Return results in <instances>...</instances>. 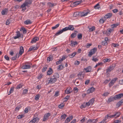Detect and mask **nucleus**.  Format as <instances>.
Listing matches in <instances>:
<instances>
[{
	"instance_id": "1",
	"label": "nucleus",
	"mask_w": 123,
	"mask_h": 123,
	"mask_svg": "<svg viewBox=\"0 0 123 123\" xmlns=\"http://www.w3.org/2000/svg\"><path fill=\"white\" fill-rule=\"evenodd\" d=\"M120 113L119 112H117L114 114L113 115H109L107 114L104 118L105 120H106L108 118H113L115 117L116 118L117 117L120 115Z\"/></svg>"
},
{
	"instance_id": "2",
	"label": "nucleus",
	"mask_w": 123,
	"mask_h": 123,
	"mask_svg": "<svg viewBox=\"0 0 123 123\" xmlns=\"http://www.w3.org/2000/svg\"><path fill=\"white\" fill-rule=\"evenodd\" d=\"M32 63L30 62H26L22 65L21 68L23 69H30L31 68Z\"/></svg>"
},
{
	"instance_id": "3",
	"label": "nucleus",
	"mask_w": 123,
	"mask_h": 123,
	"mask_svg": "<svg viewBox=\"0 0 123 123\" xmlns=\"http://www.w3.org/2000/svg\"><path fill=\"white\" fill-rule=\"evenodd\" d=\"M57 78H56L55 76L54 75L53 76H52L51 78L49 79V78L48 79L47 81L48 82V83L52 84L55 83L57 80Z\"/></svg>"
},
{
	"instance_id": "4",
	"label": "nucleus",
	"mask_w": 123,
	"mask_h": 123,
	"mask_svg": "<svg viewBox=\"0 0 123 123\" xmlns=\"http://www.w3.org/2000/svg\"><path fill=\"white\" fill-rule=\"evenodd\" d=\"M90 13V12L88 11L83 12H77V15L78 16L84 17L86 16L88 14Z\"/></svg>"
},
{
	"instance_id": "5",
	"label": "nucleus",
	"mask_w": 123,
	"mask_h": 123,
	"mask_svg": "<svg viewBox=\"0 0 123 123\" xmlns=\"http://www.w3.org/2000/svg\"><path fill=\"white\" fill-rule=\"evenodd\" d=\"M97 51V48H94L93 49L91 50L89 52L88 56L91 57L92 55L95 54Z\"/></svg>"
},
{
	"instance_id": "6",
	"label": "nucleus",
	"mask_w": 123,
	"mask_h": 123,
	"mask_svg": "<svg viewBox=\"0 0 123 123\" xmlns=\"http://www.w3.org/2000/svg\"><path fill=\"white\" fill-rule=\"evenodd\" d=\"M94 98H92L88 102L86 103V105L88 106L92 105L94 103Z\"/></svg>"
},
{
	"instance_id": "7",
	"label": "nucleus",
	"mask_w": 123,
	"mask_h": 123,
	"mask_svg": "<svg viewBox=\"0 0 123 123\" xmlns=\"http://www.w3.org/2000/svg\"><path fill=\"white\" fill-rule=\"evenodd\" d=\"M117 78H115L112 79L109 84V87H111L113 85L116 81L117 80Z\"/></svg>"
},
{
	"instance_id": "8",
	"label": "nucleus",
	"mask_w": 123,
	"mask_h": 123,
	"mask_svg": "<svg viewBox=\"0 0 123 123\" xmlns=\"http://www.w3.org/2000/svg\"><path fill=\"white\" fill-rule=\"evenodd\" d=\"M83 72H80L78 73L77 75V76L78 77V79H83L84 77V74Z\"/></svg>"
},
{
	"instance_id": "9",
	"label": "nucleus",
	"mask_w": 123,
	"mask_h": 123,
	"mask_svg": "<svg viewBox=\"0 0 123 123\" xmlns=\"http://www.w3.org/2000/svg\"><path fill=\"white\" fill-rule=\"evenodd\" d=\"M51 115L50 113H48L45 114L44 116L43 121H44L47 120L48 119V117Z\"/></svg>"
},
{
	"instance_id": "10",
	"label": "nucleus",
	"mask_w": 123,
	"mask_h": 123,
	"mask_svg": "<svg viewBox=\"0 0 123 123\" xmlns=\"http://www.w3.org/2000/svg\"><path fill=\"white\" fill-rule=\"evenodd\" d=\"M115 67V66H113V65L110 66L109 67L106 69V73L110 72Z\"/></svg>"
},
{
	"instance_id": "11",
	"label": "nucleus",
	"mask_w": 123,
	"mask_h": 123,
	"mask_svg": "<svg viewBox=\"0 0 123 123\" xmlns=\"http://www.w3.org/2000/svg\"><path fill=\"white\" fill-rule=\"evenodd\" d=\"M39 120V119L38 117L34 118L32 120L30 121L29 123H35L36 122H38Z\"/></svg>"
},
{
	"instance_id": "12",
	"label": "nucleus",
	"mask_w": 123,
	"mask_h": 123,
	"mask_svg": "<svg viewBox=\"0 0 123 123\" xmlns=\"http://www.w3.org/2000/svg\"><path fill=\"white\" fill-rule=\"evenodd\" d=\"M39 38L38 37H35L33 38L31 40V43H35L39 40Z\"/></svg>"
},
{
	"instance_id": "13",
	"label": "nucleus",
	"mask_w": 123,
	"mask_h": 123,
	"mask_svg": "<svg viewBox=\"0 0 123 123\" xmlns=\"http://www.w3.org/2000/svg\"><path fill=\"white\" fill-rule=\"evenodd\" d=\"M17 33L16 35L14 37V38L15 39H16L20 37H23V35H21L19 31H18L17 32Z\"/></svg>"
},
{
	"instance_id": "14",
	"label": "nucleus",
	"mask_w": 123,
	"mask_h": 123,
	"mask_svg": "<svg viewBox=\"0 0 123 123\" xmlns=\"http://www.w3.org/2000/svg\"><path fill=\"white\" fill-rule=\"evenodd\" d=\"M123 94L122 93H120L115 95L114 96L115 100H116L120 98L123 96Z\"/></svg>"
},
{
	"instance_id": "15",
	"label": "nucleus",
	"mask_w": 123,
	"mask_h": 123,
	"mask_svg": "<svg viewBox=\"0 0 123 123\" xmlns=\"http://www.w3.org/2000/svg\"><path fill=\"white\" fill-rule=\"evenodd\" d=\"M84 69L86 73L90 72L91 71L92 68L91 67L89 66L86 68H84Z\"/></svg>"
},
{
	"instance_id": "16",
	"label": "nucleus",
	"mask_w": 123,
	"mask_h": 123,
	"mask_svg": "<svg viewBox=\"0 0 123 123\" xmlns=\"http://www.w3.org/2000/svg\"><path fill=\"white\" fill-rule=\"evenodd\" d=\"M26 6H28L24 2L21 6V8H22V11H24L26 9Z\"/></svg>"
},
{
	"instance_id": "17",
	"label": "nucleus",
	"mask_w": 123,
	"mask_h": 123,
	"mask_svg": "<svg viewBox=\"0 0 123 123\" xmlns=\"http://www.w3.org/2000/svg\"><path fill=\"white\" fill-rule=\"evenodd\" d=\"M98 119L97 118L96 119H90L87 121V122H89L90 123H96L98 121Z\"/></svg>"
},
{
	"instance_id": "18",
	"label": "nucleus",
	"mask_w": 123,
	"mask_h": 123,
	"mask_svg": "<svg viewBox=\"0 0 123 123\" xmlns=\"http://www.w3.org/2000/svg\"><path fill=\"white\" fill-rule=\"evenodd\" d=\"M73 118V117L72 116H69L67 118L65 121V123H68Z\"/></svg>"
},
{
	"instance_id": "19",
	"label": "nucleus",
	"mask_w": 123,
	"mask_h": 123,
	"mask_svg": "<svg viewBox=\"0 0 123 123\" xmlns=\"http://www.w3.org/2000/svg\"><path fill=\"white\" fill-rule=\"evenodd\" d=\"M53 70L51 68H49L47 72V75H49L53 73Z\"/></svg>"
},
{
	"instance_id": "20",
	"label": "nucleus",
	"mask_w": 123,
	"mask_h": 123,
	"mask_svg": "<svg viewBox=\"0 0 123 123\" xmlns=\"http://www.w3.org/2000/svg\"><path fill=\"white\" fill-rule=\"evenodd\" d=\"M38 48V47L36 46L33 47V46H31L29 49L28 51H30L32 50H36Z\"/></svg>"
},
{
	"instance_id": "21",
	"label": "nucleus",
	"mask_w": 123,
	"mask_h": 123,
	"mask_svg": "<svg viewBox=\"0 0 123 123\" xmlns=\"http://www.w3.org/2000/svg\"><path fill=\"white\" fill-rule=\"evenodd\" d=\"M24 52V50L23 47L22 46H21L20 47V50L18 54L19 55H21Z\"/></svg>"
},
{
	"instance_id": "22",
	"label": "nucleus",
	"mask_w": 123,
	"mask_h": 123,
	"mask_svg": "<svg viewBox=\"0 0 123 123\" xmlns=\"http://www.w3.org/2000/svg\"><path fill=\"white\" fill-rule=\"evenodd\" d=\"M114 100H115L114 97H111L108 98L107 102L109 103L113 101Z\"/></svg>"
},
{
	"instance_id": "23",
	"label": "nucleus",
	"mask_w": 123,
	"mask_h": 123,
	"mask_svg": "<svg viewBox=\"0 0 123 123\" xmlns=\"http://www.w3.org/2000/svg\"><path fill=\"white\" fill-rule=\"evenodd\" d=\"M106 20V19L104 17L101 18L99 20V22L100 24H103Z\"/></svg>"
},
{
	"instance_id": "24",
	"label": "nucleus",
	"mask_w": 123,
	"mask_h": 123,
	"mask_svg": "<svg viewBox=\"0 0 123 123\" xmlns=\"http://www.w3.org/2000/svg\"><path fill=\"white\" fill-rule=\"evenodd\" d=\"M112 15V13H108L105 15L104 17L106 19L107 18H110L111 17Z\"/></svg>"
},
{
	"instance_id": "25",
	"label": "nucleus",
	"mask_w": 123,
	"mask_h": 123,
	"mask_svg": "<svg viewBox=\"0 0 123 123\" xmlns=\"http://www.w3.org/2000/svg\"><path fill=\"white\" fill-rule=\"evenodd\" d=\"M67 30L73 31L74 29V28L73 25H69L68 27H67Z\"/></svg>"
},
{
	"instance_id": "26",
	"label": "nucleus",
	"mask_w": 123,
	"mask_h": 123,
	"mask_svg": "<svg viewBox=\"0 0 123 123\" xmlns=\"http://www.w3.org/2000/svg\"><path fill=\"white\" fill-rule=\"evenodd\" d=\"M32 1V0H26L24 2L25 3L27 6L31 4Z\"/></svg>"
},
{
	"instance_id": "27",
	"label": "nucleus",
	"mask_w": 123,
	"mask_h": 123,
	"mask_svg": "<svg viewBox=\"0 0 123 123\" xmlns=\"http://www.w3.org/2000/svg\"><path fill=\"white\" fill-rule=\"evenodd\" d=\"M95 90V88L93 87H92L88 89L87 90V92H93Z\"/></svg>"
},
{
	"instance_id": "28",
	"label": "nucleus",
	"mask_w": 123,
	"mask_h": 123,
	"mask_svg": "<svg viewBox=\"0 0 123 123\" xmlns=\"http://www.w3.org/2000/svg\"><path fill=\"white\" fill-rule=\"evenodd\" d=\"M48 67V66L47 65H46L42 69V72H45L47 69Z\"/></svg>"
},
{
	"instance_id": "29",
	"label": "nucleus",
	"mask_w": 123,
	"mask_h": 123,
	"mask_svg": "<svg viewBox=\"0 0 123 123\" xmlns=\"http://www.w3.org/2000/svg\"><path fill=\"white\" fill-rule=\"evenodd\" d=\"M113 31V29L112 28H108L106 31V33H107V34H110V33Z\"/></svg>"
},
{
	"instance_id": "30",
	"label": "nucleus",
	"mask_w": 123,
	"mask_h": 123,
	"mask_svg": "<svg viewBox=\"0 0 123 123\" xmlns=\"http://www.w3.org/2000/svg\"><path fill=\"white\" fill-rule=\"evenodd\" d=\"M24 24L25 25H28L31 24L32 22L29 19H27L24 22Z\"/></svg>"
},
{
	"instance_id": "31",
	"label": "nucleus",
	"mask_w": 123,
	"mask_h": 123,
	"mask_svg": "<svg viewBox=\"0 0 123 123\" xmlns=\"http://www.w3.org/2000/svg\"><path fill=\"white\" fill-rule=\"evenodd\" d=\"M88 28L89 29V31L90 32H92L95 29V27L94 26H92L91 27L88 26Z\"/></svg>"
},
{
	"instance_id": "32",
	"label": "nucleus",
	"mask_w": 123,
	"mask_h": 123,
	"mask_svg": "<svg viewBox=\"0 0 123 123\" xmlns=\"http://www.w3.org/2000/svg\"><path fill=\"white\" fill-rule=\"evenodd\" d=\"M64 68V66L62 65H59L58 67L57 70L58 71L62 70Z\"/></svg>"
},
{
	"instance_id": "33",
	"label": "nucleus",
	"mask_w": 123,
	"mask_h": 123,
	"mask_svg": "<svg viewBox=\"0 0 123 123\" xmlns=\"http://www.w3.org/2000/svg\"><path fill=\"white\" fill-rule=\"evenodd\" d=\"M72 90L71 87H69L65 90V92H72Z\"/></svg>"
},
{
	"instance_id": "34",
	"label": "nucleus",
	"mask_w": 123,
	"mask_h": 123,
	"mask_svg": "<svg viewBox=\"0 0 123 123\" xmlns=\"http://www.w3.org/2000/svg\"><path fill=\"white\" fill-rule=\"evenodd\" d=\"M77 6V1H75L72 3L71 5V6L72 7H74Z\"/></svg>"
},
{
	"instance_id": "35",
	"label": "nucleus",
	"mask_w": 123,
	"mask_h": 123,
	"mask_svg": "<svg viewBox=\"0 0 123 123\" xmlns=\"http://www.w3.org/2000/svg\"><path fill=\"white\" fill-rule=\"evenodd\" d=\"M94 8L95 9H100V6L99 3H98L94 6Z\"/></svg>"
},
{
	"instance_id": "36",
	"label": "nucleus",
	"mask_w": 123,
	"mask_h": 123,
	"mask_svg": "<svg viewBox=\"0 0 123 123\" xmlns=\"http://www.w3.org/2000/svg\"><path fill=\"white\" fill-rule=\"evenodd\" d=\"M8 10L7 9H5L2 10L1 12V13L2 15H4L5 14H7V12L8 11Z\"/></svg>"
},
{
	"instance_id": "37",
	"label": "nucleus",
	"mask_w": 123,
	"mask_h": 123,
	"mask_svg": "<svg viewBox=\"0 0 123 123\" xmlns=\"http://www.w3.org/2000/svg\"><path fill=\"white\" fill-rule=\"evenodd\" d=\"M82 34L81 33H79L77 34V38L79 40L82 39Z\"/></svg>"
},
{
	"instance_id": "38",
	"label": "nucleus",
	"mask_w": 123,
	"mask_h": 123,
	"mask_svg": "<svg viewBox=\"0 0 123 123\" xmlns=\"http://www.w3.org/2000/svg\"><path fill=\"white\" fill-rule=\"evenodd\" d=\"M71 46H74L77 44V42L76 41L74 42V41H71Z\"/></svg>"
},
{
	"instance_id": "39",
	"label": "nucleus",
	"mask_w": 123,
	"mask_h": 123,
	"mask_svg": "<svg viewBox=\"0 0 123 123\" xmlns=\"http://www.w3.org/2000/svg\"><path fill=\"white\" fill-rule=\"evenodd\" d=\"M76 36V32H74L71 34L70 35V37L72 38H74Z\"/></svg>"
},
{
	"instance_id": "40",
	"label": "nucleus",
	"mask_w": 123,
	"mask_h": 123,
	"mask_svg": "<svg viewBox=\"0 0 123 123\" xmlns=\"http://www.w3.org/2000/svg\"><path fill=\"white\" fill-rule=\"evenodd\" d=\"M53 59V57L51 55L49 56L47 58V61H49V62L50 61H52Z\"/></svg>"
},
{
	"instance_id": "41",
	"label": "nucleus",
	"mask_w": 123,
	"mask_h": 123,
	"mask_svg": "<svg viewBox=\"0 0 123 123\" xmlns=\"http://www.w3.org/2000/svg\"><path fill=\"white\" fill-rule=\"evenodd\" d=\"M40 97V95L38 94H37L35 96V99L36 100H38Z\"/></svg>"
},
{
	"instance_id": "42",
	"label": "nucleus",
	"mask_w": 123,
	"mask_h": 123,
	"mask_svg": "<svg viewBox=\"0 0 123 123\" xmlns=\"http://www.w3.org/2000/svg\"><path fill=\"white\" fill-rule=\"evenodd\" d=\"M122 104L121 102L120 101L118 102L116 104V107H118L120 106H121Z\"/></svg>"
},
{
	"instance_id": "43",
	"label": "nucleus",
	"mask_w": 123,
	"mask_h": 123,
	"mask_svg": "<svg viewBox=\"0 0 123 123\" xmlns=\"http://www.w3.org/2000/svg\"><path fill=\"white\" fill-rule=\"evenodd\" d=\"M43 76V74H39L37 77V78L38 79H40L42 78Z\"/></svg>"
},
{
	"instance_id": "44",
	"label": "nucleus",
	"mask_w": 123,
	"mask_h": 123,
	"mask_svg": "<svg viewBox=\"0 0 123 123\" xmlns=\"http://www.w3.org/2000/svg\"><path fill=\"white\" fill-rule=\"evenodd\" d=\"M101 44L104 46L106 45L107 44V41L104 40L102 42Z\"/></svg>"
},
{
	"instance_id": "45",
	"label": "nucleus",
	"mask_w": 123,
	"mask_h": 123,
	"mask_svg": "<svg viewBox=\"0 0 123 123\" xmlns=\"http://www.w3.org/2000/svg\"><path fill=\"white\" fill-rule=\"evenodd\" d=\"M59 25V24H57L56 25L54 26H53L52 27V29L53 30L57 28H58Z\"/></svg>"
},
{
	"instance_id": "46",
	"label": "nucleus",
	"mask_w": 123,
	"mask_h": 123,
	"mask_svg": "<svg viewBox=\"0 0 123 123\" xmlns=\"http://www.w3.org/2000/svg\"><path fill=\"white\" fill-rule=\"evenodd\" d=\"M111 60L108 59H105L103 60V61L105 63H106L107 62H110Z\"/></svg>"
},
{
	"instance_id": "47",
	"label": "nucleus",
	"mask_w": 123,
	"mask_h": 123,
	"mask_svg": "<svg viewBox=\"0 0 123 123\" xmlns=\"http://www.w3.org/2000/svg\"><path fill=\"white\" fill-rule=\"evenodd\" d=\"M62 33L61 30H59V31H58L57 32L55 33V35L56 36H58Z\"/></svg>"
},
{
	"instance_id": "48",
	"label": "nucleus",
	"mask_w": 123,
	"mask_h": 123,
	"mask_svg": "<svg viewBox=\"0 0 123 123\" xmlns=\"http://www.w3.org/2000/svg\"><path fill=\"white\" fill-rule=\"evenodd\" d=\"M118 25L117 24H112L111 26H112V28L114 29Z\"/></svg>"
},
{
	"instance_id": "49",
	"label": "nucleus",
	"mask_w": 123,
	"mask_h": 123,
	"mask_svg": "<svg viewBox=\"0 0 123 123\" xmlns=\"http://www.w3.org/2000/svg\"><path fill=\"white\" fill-rule=\"evenodd\" d=\"M22 84H20L17 86L16 87V88L17 89H19L22 87Z\"/></svg>"
},
{
	"instance_id": "50",
	"label": "nucleus",
	"mask_w": 123,
	"mask_h": 123,
	"mask_svg": "<svg viewBox=\"0 0 123 123\" xmlns=\"http://www.w3.org/2000/svg\"><path fill=\"white\" fill-rule=\"evenodd\" d=\"M48 4L49 6L51 7H52L54 6L53 4L51 3L50 2L48 3Z\"/></svg>"
},
{
	"instance_id": "51",
	"label": "nucleus",
	"mask_w": 123,
	"mask_h": 123,
	"mask_svg": "<svg viewBox=\"0 0 123 123\" xmlns=\"http://www.w3.org/2000/svg\"><path fill=\"white\" fill-rule=\"evenodd\" d=\"M76 54V52H74L72 54L69 55L70 57L71 58L73 57Z\"/></svg>"
},
{
	"instance_id": "52",
	"label": "nucleus",
	"mask_w": 123,
	"mask_h": 123,
	"mask_svg": "<svg viewBox=\"0 0 123 123\" xmlns=\"http://www.w3.org/2000/svg\"><path fill=\"white\" fill-rule=\"evenodd\" d=\"M17 54H16V55L13 57L11 59L13 60H14L16 59L17 58Z\"/></svg>"
},
{
	"instance_id": "53",
	"label": "nucleus",
	"mask_w": 123,
	"mask_h": 123,
	"mask_svg": "<svg viewBox=\"0 0 123 123\" xmlns=\"http://www.w3.org/2000/svg\"><path fill=\"white\" fill-rule=\"evenodd\" d=\"M67 115L66 114H64L61 116V117L62 119H64L66 117Z\"/></svg>"
},
{
	"instance_id": "54",
	"label": "nucleus",
	"mask_w": 123,
	"mask_h": 123,
	"mask_svg": "<svg viewBox=\"0 0 123 123\" xmlns=\"http://www.w3.org/2000/svg\"><path fill=\"white\" fill-rule=\"evenodd\" d=\"M112 45L114 47H117L118 46H119V45L118 44H115L114 43H112Z\"/></svg>"
},
{
	"instance_id": "55",
	"label": "nucleus",
	"mask_w": 123,
	"mask_h": 123,
	"mask_svg": "<svg viewBox=\"0 0 123 123\" xmlns=\"http://www.w3.org/2000/svg\"><path fill=\"white\" fill-rule=\"evenodd\" d=\"M92 60L94 61L95 62H96L98 61V59H97L96 58H95L94 57H93L92 59Z\"/></svg>"
},
{
	"instance_id": "56",
	"label": "nucleus",
	"mask_w": 123,
	"mask_h": 123,
	"mask_svg": "<svg viewBox=\"0 0 123 123\" xmlns=\"http://www.w3.org/2000/svg\"><path fill=\"white\" fill-rule=\"evenodd\" d=\"M24 117V115H20L18 116V119H20L22 118L23 117Z\"/></svg>"
},
{
	"instance_id": "57",
	"label": "nucleus",
	"mask_w": 123,
	"mask_h": 123,
	"mask_svg": "<svg viewBox=\"0 0 123 123\" xmlns=\"http://www.w3.org/2000/svg\"><path fill=\"white\" fill-rule=\"evenodd\" d=\"M86 105H86V104H85L82 105L80 106V108L81 109L84 108L86 106Z\"/></svg>"
},
{
	"instance_id": "58",
	"label": "nucleus",
	"mask_w": 123,
	"mask_h": 123,
	"mask_svg": "<svg viewBox=\"0 0 123 123\" xmlns=\"http://www.w3.org/2000/svg\"><path fill=\"white\" fill-rule=\"evenodd\" d=\"M61 30L63 32L64 31H67L68 30L67 27H66L65 28L63 29L62 30Z\"/></svg>"
},
{
	"instance_id": "59",
	"label": "nucleus",
	"mask_w": 123,
	"mask_h": 123,
	"mask_svg": "<svg viewBox=\"0 0 123 123\" xmlns=\"http://www.w3.org/2000/svg\"><path fill=\"white\" fill-rule=\"evenodd\" d=\"M4 57L5 59L7 61H9L10 60L9 57L7 55H5Z\"/></svg>"
},
{
	"instance_id": "60",
	"label": "nucleus",
	"mask_w": 123,
	"mask_h": 123,
	"mask_svg": "<svg viewBox=\"0 0 123 123\" xmlns=\"http://www.w3.org/2000/svg\"><path fill=\"white\" fill-rule=\"evenodd\" d=\"M121 122V121L119 120H116L114 121V123H118Z\"/></svg>"
},
{
	"instance_id": "61",
	"label": "nucleus",
	"mask_w": 123,
	"mask_h": 123,
	"mask_svg": "<svg viewBox=\"0 0 123 123\" xmlns=\"http://www.w3.org/2000/svg\"><path fill=\"white\" fill-rule=\"evenodd\" d=\"M92 45L91 44H90L89 43H87L86 45V47L87 48H88L89 47Z\"/></svg>"
},
{
	"instance_id": "62",
	"label": "nucleus",
	"mask_w": 123,
	"mask_h": 123,
	"mask_svg": "<svg viewBox=\"0 0 123 123\" xmlns=\"http://www.w3.org/2000/svg\"><path fill=\"white\" fill-rule=\"evenodd\" d=\"M19 6L18 5H16L14 6V7L15 9L16 10L19 8Z\"/></svg>"
},
{
	"instance_id": "63",
	"label": "nucleus",
	"mask_w": 123,
	"mask_h": 123,
	"mask_svg": "<svg viewBox=\"0 0 123 123\" xmlns=\"http://www.w3.org/2000/svg\"><path fill=\"white\" fill-rule=\"evenodd\" d=\"M64 107V105L62 104H61L58 105V107L60 108H62Z\"/></svg>"
},
{
	"instance_id": "64",
	"label": "nucleus",
	"mask_w": 123,
	"mask_h": 123,
	"mask_svg": "<svg viewBox=\"0 0 123 123\" xmlns=\"http://www.w3.org/2000/svg\"><path fill=\"white\" fill-rule=\"evenodd\" d=\"M55 77H56L57 78H58L59 77V75L57 73H55L54 75Z\"/></svg>"
}]
</instances>
